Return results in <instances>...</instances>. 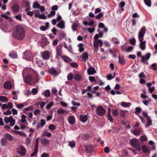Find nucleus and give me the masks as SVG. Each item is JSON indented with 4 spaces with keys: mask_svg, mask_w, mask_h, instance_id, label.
Listing matches in <instances>:
<instances>
[{
    "mask_svg": "<svg viewBox=\"0 0 157 157\" xmlns=\"http://www.w3.org/2000/svg\"><path fill=\"white\" fill-rule=\"evenodd\" d=\"M12 36L15 39L19 40H22L25 36V30L24 26L17 25L15 28V32L13 33Z\"/></svg>",
    "mask_w": 157,
    "mask_h": 157,
    "instance_id": "nucleus-1",
    "label": "nucleus"
},
{
    "mask_svg": "<svg viewBox=\"0 0 157 157\" xmlns=\"http://www.w3.org/2000/svg\"><path fill=\"white\" fill-rule=\"evenodd\" d=\"M129 142L131 145L135 148L137 151H140L141 150L139 141L137 139H132L130 140Z\"/></svg>",
    "mask_w": 157,
    "mask_h": 157,
    "instance_id": "nucleus-2",
    "label": "nucleus"
},
{
    "mask_svg": "<svg viewBox=\"0 0 157 157\" xmlns=\"http://www.w3.org/2000/svg\"><path fill=\"white\" fill-rule=\"evenodd\" d=\"M23 58L25 59L31 61L33 59V56L30 51H26L23 53Z\"/></svg>",
    "mask_w": 157,
    "mask_h": 157,
    "instance_id": "nucleus-3",
    "label": "nucleus"
},
{
    "mask_svg": "<svg viewBox=\"0 0 157 157\" xmlns=\"http://www.w3.org/2000/svg\"><path fill=\"white\" fill-rule=\"evenodd\" d=\"M96 112L99 116H102L105 114V110L102 106H99L96 108Z\"/></svg>",
    "mask_w": 157,
    "mask_h": 157,
    "instance_id": "nucleus-4",
    "label": "nucleus"
},
{
    "mask_svg": "<svg viewBox=\"0 0 157 157\" xmlns=\"http://www.w3.org/2000/svg\"><path fill=\"white\" fill-rule=\"evenodd\" d=\"M52 55V52L48 51H45L40 53V55L42 58L44 60L48 59Z\"/></svg>",
    "mask_w": 157,
    "mask_h": 157,
    "instance_id": "nucleus-5",
    "label": "nucleus"
},
{
    "mask_svg": "<svg viewBox=\"0 0 157 157\" xmlns=\"http://www.w3.org/2000/svg\"><path fill=\"white\" fill-rule=\"evenodd\" d=\"M17 152L22 156H24L26 154L25 148L22 145H20L17 148Z\"/></svg>",
    "mask_w": 157,
    "mask_h": 157,
    "instance_id": "nucleus-6",
    "label": "nucleus"
},
{
    "mask_svg": "<svg viewBox=\"0 0 157 157\" xmlns=\"http://www.w3.org/2000/svg\"><path fill=\"white\" fill-rule=\"evenodd\" d=\"M146 28L144 26L140 30L138 35L139 40H144V37L146 33Z\"/></svg>",
    "mask_w": 157,
    "mask_h": 157,
    "instance_id": "nucleus-7",
    "label": "nucleus"
},
{
    "mask_svg": "<svg viewBox=\"0 0 157 157\" xmlns=\"http://www.w3.org/2000/svg\"><path fill=\"white\" fill-rule=\"evenodd\" d=\"M99 44L100 47H101L103 45V43L101 40H95L94 42L93 45L96 51L98 50V45Z\"/></svg>",
    "mask_w": 157,
    "mask_h": 157,
    "instance_id": "nucleus-8",
    "label": "nucleus"
},
{
    "mask_svg": "<svg viewBox=\"0 0 157 157\" xmlns=\"http://www.w3.org/2000/svg\"><path fill=\"white\" fill-rule=\"evenodd\" d=\"M140 43L139 44L140 48L142 50H144L146 48V41L143 40H139Z\"/></svg>",
    "mask_w": 157,
    "mask_h": 157,
    "instance_id": "nucleus-9",
    "label": "nucleus"
},
{
    "mask_svg": "<svg viewBox=\"0 0 157 157\" xmlns=\"http://www.w3.org/2000/svg\"><path fill=\"white\" fill-rule=\"evenodd\" d=\"M79 117L80 120L83 123L86 122L88 119L87 116L86 114L84 115L80 114Z\"/></svg>",
    "mask_w": 157,
    "mask_h": 157,
    "instance_id": "nucleus-10",
    "label": "nucleus"
},
{
    "mask_svg": "<svg viewBox=\"0 0 157 157\" xmlns=\"http://www.w3.org/2000/svg\"><path fill=\"white\" fill-rule=\"evenodd\" d=\"M49 73L53 76H55L58 74L57 71L54 68H51L48 70Z\"/></svg>",
    "mask_w": 157,
    "mask_h": 157,
    "instance_id": "nucleus-11",
    "label": "nucleus"
},
{
    "mask_svg": "<svg viewBox=\"0 0 157 157\" xmlns=\"http://www.w3.org/2000/svg\"><path fill=\"white\" fill-rule=\"evenodd\" d=\"M151 54L150 53L147 54L145 56H143L141 58V61L143 63H145L146 61H147L150 58Z\"/></svg>",
    "mask_w": 157,
    "mask_h": 157,
    "instance_id": "nucleus-12",
    "label": "nucleus"
},
{
    "mask_svg": "<svg viewBox=\"0 0 157 157\" xmlns=\"http://www.w3.org/2000/svg\"><path fill=\"white\" fill-rule=\"evenodd\" d=\"M96 72L95 68L92 67H90L87 70V73L89 75H94Z\"/></svg>",
    "mask_w": 157,
    "mask_h": 157,
    "instance_id": "nucleus-13",
    "label": "nucleus"
},
{
    "mask_svg": "<svg viewBox=\"0 0 157 157\" xmlns=\"http://www.w3.org/2000/svg\"><path fill=\"white\" fill-rule=\"evenodd\" d=\"M12 86V83L9 81L5 82L3 85V87L5 89H10L11 88Z\"/></svg>",
    "mask_w": 157,
    "mask_h": 157,
    "instance_id": "nucleus-14",
    "label": "nucleus"
},
{
    "mask_svg": "<svg viewBox=\"0 0 157 157\" xmlns=\"http://www.w3.org/2000/svg\"><path fill=\"white\" fill-rule=\"evenodd\" d=\"M41 144L44 146L48 145L49 144V140L48 139L45 138H43L40 140Z\"/></svg>",
    "mask_w": 157,
    "mask_h": 157,
    "instance_id": "nucleus-15",
    "label": "nucleus"
},
{
    "mask_svg": "<svg viewBox=\"0 0 157 157\" xmlns=\"http://www.w3.org/2000/svg\"><path fill=\"white\" fill-rule=\"evenodd\" d=\"M46 124L45 121L43 119H42L40 120V123H38L36 126V128L38 129L40 128H42L44 125Z\"/></svg>",
    "mask_w": 157,
    "mask_h": 157,
    "instance_id": "nucleus-16",
    "label": "nucleus"
},
{
    "mask_svg": "<svg viewBox=\"0 0 157 157\" xmlns=\"http://www.w3.org/2000/svg\"><path fill=\"white\" fill-rule=\"evenodd\" d=\"M68 121L71 125H73L75 122V120L74 117L72 116H70L68 117Z\"/></svg>",
    "mask_w": 157,
    "mask_h": 157,
    "instance_id": "nucleus-17",
    "label": "nucleus"
},
{
    "mask_svg": "<svg viewBox=\"0 0 157 157\" xmlns=\"http://www.w3.org/2000/svg\"><path fill=\"white\" fill-rule=\"evenodd\" d=\"M4 137L5 139L10 141L12 140L13 139V136L8 133H5Z\"/></svg>",
    "mask_w": 157,
    "mask_h": 157,
    "instance_id": "nucleus-18",
    "label": "nucleus"
},
{
    "mask_svg": "<svg viewBox=\"0 0 157 157\" xmlns=\"http://www.w3.org/2000/svg\"><path fill=\"white\" fill-rule=\"evenodd\" d=\"M89 56L87 52H84L82 55V61L83 62H85L88 58Z\"/></svg>",
    "mask_w": 157,
    "mask_h": 157,
    "instance_id": "nucleus-19",
    "label": "nucleus"
},
{
    "mask_svg": "<svg viewBox=\"0 0 157 157\" xmlns=\"http://www.w3.org/2000/svg\"><path fill=\"white\" fill-rule=\"evenodd\" d=\"M142 132L143 130L141 128L135 129L133 131V133L136 135H139Z\"/></svg>",
    "mask_w": 157,
    "mask_h": 157,
    "instance_id": "nucleus-20",
    "label": "nucleus"
},
{
    "mask_svg": "<svg viewBox=\"0 0 157 157\" xmlns=\"http://www.w3.org/2000/svg\"><path fill=\"white\" fill-rule=\"evenodd\" d=\"M32 79V76L31 75H28L24 79L25 82L26 83L29 84L31 82Z\"/></svg>",
    "mask_w": 157,
    "mask_h": 157,
    "instance_id": "nucleus-21",
    "label": "nucleus"
},
{
    "mask_svg": "<svg viewBox=\"0 0 157 157\" xmlns=\"http://www.w3.org/2000/svg\"><path fill=\"white\" fill-rule=\"evenodd\" d=\"M42 42L43 44L42 45V47L48 44L49 42L47 38L45 37L43 38L42 40Z\"/></svg>",
    "mask_w": 157,
    "mask_h": 157,
    "instance_id": "nucleus-22",
    "label": "nucleus"
},
{
    "mask_svg": "<svg viewBox=\"0 0 157 157\" xmlns=\"http://www.w3.org/2000/svg\"><path fill=\"white\" fill-rule=\"evenodd\" d=\"M65 23L63 21H62L57 25V27L61 29H63L65 28Z\"/></svg>",
    "mask_w": 157,
    "mask_h": 157,
    "instance_id": "nucleus-23",
    "label": "nucleus"
},
{
    "mask_svg": "<svg viewBox=\"0 0 157 157\" xmlns=\"http://www.w3.org/2000/svg\"><path fill=\"white\" fill-rule=\"evenodd\" d=\"M8 101L9 99L6 97L3 96H0V101L2 102H6Z\"/></svg>",
    "mask_w": 157,
    "mask_h": 157,
    "instance_id": "nucleus-24",
    "label": "nucleus"
},
{
    "mask_svg": "<svg viewBox=\"0 0 157 157\" xmlns=\"http://www.w3.org/2000/svg\"><path fill=\"white\" fill-rule=\"evenodd\" d=\"M12 9L13 11L15 12H18L19 9V6L17 4H15L12 6Z\"/></svg>",
    "mask_w": 157,
    "mask_h": 157,
    "instance_id": "nucleus-25",
    "label": "nucleus"
},
{
    "mask_svg": "<svg viewBox=\"0 0 157 157\" xmlns=\"http://www.w3.org/2000/svg\"><path fill=\"white\" fill-rule=\"evenodd\" d=\"M21 123H24L26 125H28V122L25 120L26 117L24 114H22L21 117Z\"/></svg>",
    "mask_w": 157,
    "mask_h": 157,
    "instance_id": "nucleus-26",
    "label": "nucleus"
},
{
    "mask_svg": "<svg viewBox=\"0 0 157 157\" xmlns=\"http://www.w3.org/2000/svg\"><path fill=\"white\" fill-rule=\"evenodd\" d=\"M147 123L146 125L145 126V128H147L148 127L151 126L152 124V121L151 117L147 119Z\"/></svg>",
    "mask_w": 157,
    "mask_h": 157,
    "instance_id": "nucleus-27",
    "label": "nucleus"
},
{
    "mask_svg": "<svg viewBox=\"0 0 157 157\" xmlns=\"http://www.w3.org/2000/svg\"><path fill=\"white\" fill-rule=\"evenodd\" d=\"M12 132L16 134L19 135L21 136H24L26 135V134L24 132H22L20 131L14 130H13Z\"/></svg>",
    "mask_w": 157,
    "mask_h": 157,
    "instance_id": "nucleus-28",
    "label": "nucleus"
},
{
    "mask_svg": "<svg viewBox=\"0 0 157 157\" xmlns=\"http://www.w3.org/2000/svg\"><path fill=\"white\" fill-rule=\"evenodd\" d=\"M57 55L58 56H61L62 53L61 48L60 47H58L57 48Z\"/></svg>",
    "mask_w": 157,
    "mask_h": 157,
    "instance_id": "nucleus-29",
    "label": "nucleus"
},
{
    "mask_svg": "<svg viewBox=\"0 0 157 157\" xmlns=\"http://www.w3.org/2000/svg\"><path fill=\"white\" fill-rule=\"evenodd\" d=\"M116 74L115 73H113V74H109L106 76L107 79L108 80H110L114 78L115 77Z\"/></svg>",
    "mask_w": 157,
    "mask_h": 157,
    "instance_id": "nucleus-30",
    "label": "nucleus"
},
{
    "mask_svg": "<svg viewBox=\"0 0 157 157\" xmlns=\"http://www.w3.org/2000/svg\"><path fill=\"white\" fill-rule=\"evenodd\" d=\"M42 95H44L46 97H48L50 96V90H46L44 93L42 94Z\"/></svg>",
    "mask_w": 157,
    "mask_h": 157,
    "instance_id": "nucleus-31",
    "label": "nucleus"
},
{
    "mask_svg": "<svg viewBox=\"0 0 157 157\" xmlns=\"http://www.w3.org/2000/svg\"><path fill=\"white\" fill-rule=\"evenodd\" d=\"M62 59L66 62H69L72 61L71 59L65 56H62Z\"/></svg>",
    "mask_w": 157,
    "mask_h": 157,
    "instance_id": "nucleus-32",
    "label": "nucleus"
},
{
    "mask_svg": "<svg viewBox=\"0 0 157 157\" xmlns=\"http://www.w3.org/2000/svg\"><path fill=\"white\" fill-rule=\"evenodd\" d=\"M36 63L38 65V66L40 67H44L45 66V64H44V63L42 62L41 61H36Z\"/></svg>",
    "mask_w": 157,
    "mask_h": 157,
    "instance_id": "nucleus-33",
    "label": "nucleus"
},
{
    "mask_svg": "<svg viewBox=\"0 0 157 157\" xmlns=\"http://www.w3.org/2000/svg\"><path fill=\"white\" fill-rule=\"evenodd\" d=\"M40 7V5L36 2H35L33 4V7L34 9H39Z\"/></svg>",
    "mask_w": 157,
    "mask_h": 157,
    "instance_id": "nucleus-34",
    "label": "nucleus"
},
{
    "mask_svg": "<svg viewBox=\"0 0 157 157\" xmlns=\"http://www.w3.org/2000/svg\"><path fill=\"white\" fill-rule=\"evenodd\" d=\"M65 112L66 111L65 110L61 108H59L57 111V113L59 114H64Z\"/></svg>",
    "mask_w": 157,
    "mask_h": 157,
    "instance_id": "nucleus-35",
    "label": "nucleus"
},
{
    "mask_svg": "<svg viewBox=\"0 0 157 157\" xmlns=\"http://www.w3.org/2000/svg\"><path fill=\"white\" fill-rule=\"evenodd\" d=\"M144 2L147 6L149 7L151 6V0H144Z\"/></svg>",
    "mask_w": 157,
    "mask_h": 157,
    "instance_id": "nucleus-36",
    "label": "nucleus"
},
{
    "mask_svg": "<svg viewBox=\"0 0 157 157\" xmlns=\"http://www.w3.org/2000/svg\"><path fill=\"white\" fill-rule=\"evenodd\" d=\"M141 148L144 153H146L148 151V148L145 145H143L142 146Z\"/></svg>",
    "mask_w": 157,
    "mask_h": 157,
    "instance_id": "nucleus-37",
    "label": "nucleus"
},
{
    "mask_svg": "<svg viewBox=\"0 0 157 157\" xmlns=\"http://www.w3.org/2000/svg\"><path fill=\"white\" fill-rule=\"evenodd\" d=\"M81 76L78 74H75V75L74 78L77 81L80 80L81 78Z\"/></svg>",
    "mask_w": 157,
    "mask_h": 157,
    "instance_id": "nucleus-38",
    "label": "nucleus"
},
{
    "mask_svg": "<svg viewBox=\"0 0 157 157\" xmlns=\"http://www.w3.org/2000/svg\"><path fill=\"white\" fill-rule=\"evenodd\" d=\"M125 2L124 1H122L119 4V7L121 8V11H124V9L123 7L125 6Z\"/></svg>",
    "mask_w": 157,
    "mask_h": 157,
    "instance_id": "nucleus-39",
    "label": "nucleus"
},
{
    "mask_svg": "<svg viewBox=\"0 0 157 157\" xmlns=\"http://www.w3.org/2000/svg\"><path fill=\"white\" fill-rule=\"evenodd\" d=\"M75 141H70L68 143V145L71 148L75 147Z\"/></svg>",
    "mask_w": 157,
    "mask_h": 157,
    "instance_id": "nucleus-40",
    "label": "nucleus"
},
{
    "mask_svg": "<svg viewBox=\"0 0 157 157\" xmlns=\"http://www.w3.org/2000/svg\"><path fill=\"white\" fill-rule=\"evenodd\" d=\"M108 118L109 120L111 122L113 123V119L112 117V116L111 115L110 113L109 110V112L108 113Z\"/></svg>",
    "mask_w": 157,
    "mask_h": 157,
    "instance_id": "nucleus-41",
    "label": "nucleus"
},
{
    "mask_svg": "<svg viewBox=\"0 0 157 157\" xmlns=\"http://www.w3.org/2000/svg\"><path fill=\"white\" fill-rule=\"evenodd\" d=\"M7 143V141L4 138L1 140V144L2 146H6Z\"/></svg>",
    "mask_w": 157,
    "mask_h": 157,
    "instance_id": "nucleus-42",
    "label": "nucleus"
},
{
    "mask_svg": "<svg viewBox=\"0 0 157 157\" xmlns=\"http://www.w3.org/2000/svg\"><path fill=\"white\" fill-rule=\"evenodd\" d=\"M67 79L68 80H71L73 78V75L72 73H69L67 76Z\"/></svg>",
    "mask_w": 157,
    "mask_h": 157,
    "instance_id": "nucleus-43",
    "label": "nucleus"
},
{
    "mask_svg": "<svg viewBox=\"0 0 157 157\" xmlns=\"http://www.w3.org/2000/svg\"><path fill=\"white\" fill-rule=\"evenodd\" d=\"M140 139L141 141L144 142L147 140V136L145 135L141 136L140 137Z\"/></svg>",
    "mask_w": 157,
    "mask_h": 157,
    "instance_id": "nucleus-44",
    "label": "nucleus"
},
{
    "mask_svg": "<svg viewBox=\"0 0 157 157\" xmlns=\"http://www.w3.org/2000/svg\"><path fill=\"white\" fill-rule=\"evenodd\" d=\"M58 34L63 37L64 38L66 36V33L62 31H59Z\"/></svg>",
    "mask_w": 157,
    "mask_h": 157,
    "instance_id": "nucleus-45",
    "label": "nucleus"
},
{
    "mask_svg": "<svg viewBox=\"0 0 157 157\" xmlns=\"http://www.w3.org/2000/svg\"><path fill=\"white\" fill-rule=\"evenodd\" d=\"M141 111V109L140 107H136V110L135 113L136 114H139Z\"/></svg>",
    "mask_w": 157,
    "mask_h": 157,
    "instance_id": "nucleus-46",
    "label": "nucleus"
},
{
    "mask_svg": "<svg viewBox=\"0 0 157 157\" xmlns=\"http://www.w3.org/2000/svg\"><path fill=\"white\" fill-rule=\"evenodd\" d=\"M82 44H80L78 45V46L79 47V51L80 52H82L84 50V48L82 47Z\"/></svg>",
    "mask_w": 157,
    "mask_h": 157,
    "instance_id": "nucleus-47",
    "label": "nucleus"
},
{
    "mask_svg": "<svg viewBox=\"0 0 157 157\" xmlns=\"http://www.w3.org/2000/svg\"><path fill=\"white\" fill-rule=\"evenodd\" d=\"M9 56L13 59L16 58L17 56L16 53H11L9 54Z\"/></svg>",
    "mask_w": 157,
    "mask_h": 157,
    "instance_id": "nucleus-48",
    "label": "nucleus"
},
{
    "mask_svg": "<svg viewBox=\"0 0 157 157\" xmlns=\"http://www.w3.org/2000/svg\"><path fill=\"white\" fill-rule=\"evenodd\" d=\"M49 129L51 130H54L56 128V127L53 124H50L48 127Z\"/></svg>",
    "mask_w": 157,
    "mask_h": 157,
    "instance_id": "nucleus-49",
    "label": "nucleus"
},
{
    "mask_svg": "<svg viewBox=\"0 0 157 157\" xmlns=\"http://www.w3.org/2000/svg\"><path fill=\"white\" fill-rule=\"evenodd\" d=\"M52 134L50 132H44L43 134V136H47L48 137H49L51 136Z\"/></svg>",
    "mask_w": 157,
    "mask_h": 157,
    "instance_id": "nucleus-50",
    "label": "nucleus"
},
{
    "mask_svg": "<svg viewBox=\"0 0 157 157\" xmlns=\"http://www.w3.org/2000/svg\"><path fill=\"white\" fill-rule=\"evenodd\" d=\"M119 62L121 64H124L125 63V61L124 59L120 56L119 57Z\"/></svg>",
    "mask_w": 157,
    "mask_h": 157,
    "instance_id": "nucleus-51",
    "label": "nucleus"
},
{
    "mask_svg": "<svg viewBox=\"0 0 157 157\" xmlns=\"http://www.w3.org/2000/svg\"><path fill=\"white\" fill-rule=\"evenodd\" d=\"M129 41L130 43L132 45H135L136 43V40L134 38L130 39Z\"/></svg>",
    "mask_w": 157,
    "mask_h": 157,
    "instance_id": "nucleus-52",
    "label": "nucleus"
},
{
    "mask_svg": "<svg viewBox=\"0 0 157 157\" xmlns=\"http://www.w3.org/2000/svg\"><path fill=\"white\" fill-rule=\"evenodd\" d=\"M103 16V13H101L98 14L96 16V18L97 19H99L101 17Z\"/></svg>",
    "mask_w": 157,
    "mask_h": 157,
    "instance_id": "nucleus-53",
    "label": "nucleus"
},
{
    "mask_svg": "<svg viewBox=\"0 0 157 157\" xmlns=\"http://www.w3.org/2000/svg\"><path fill=\"white\" fill-rule=\"evenodd\" d=\"M34 113L36 116L40 115V111L39 109H36L34 111Z\"/></svg>",
    "mask_w": 157,
    "mask_h": 157,
    "instance_id": "nucleus-54",
    "label": "nucleus"
},
{
    "mask_svg": "<svg viewBox=\"0 0 157 157\" xmlns=\"http://www.w3.org/2000/svg\"><path fill=\"white\" fill-rule=\"evenodd\" d=\"M34 12L35 16L36 17H39L40 15L39 11L38 10H35Z\"/></svg>",
    "mask_w": 157,
    "mask_h": 157,
    "instance_id": "nucleus-55",
    "label": "nucleus"
},
{
    "mask_svg": "<svg viewBox=\"0 0 157 157\" xmlns=\"http://www.w3.org/2000/svg\"><path fill=\"white\" fill-rule=\"evenodd\" d=\"M151 102V100H146L145 101H143L142 102L144 103V104L146 105H148Z\"/></svg>",
    "mask_w": 157,
    "mask_h": 157,
    "instance_id": "nucleus-56",
    "label": "nucleus"
},
{
    "mask_svg": "<svg viewBox=\"0 0 157 157\" xmlns=\"http://www.w3.org/2000/svg\"><path fill=\"white\" fill-rule=\"evenodd\" d=\"M72 104L75 106H79L81 105V104L79 102H77L76 101H71Z\"/></svg>",
    "mask_w": 157,
    "mask_h": 157,
    "instance_id": "nucleus-57",
    "label": "nucleus"
},
{
    "mask_svg": "<svg viewBox=\"0 0 157 157\" xmlns=\"http://www.w3.org/2000/svg\"><path fill=\"white\" fill-rule=\"evenodd\" d=\"M143 116H144V117L146 118V119L150 117L149 116L147 113L145 111H144L143 112Z\"/></svg>",
    "mask_w": 157,
    "mask_h": 157,
    "instance_id": "nucleus-58",
    "label": "nucleus"
},
{
    "mask_svg": "<svg viewBox=\"0 0 157 157\" xmlns=\"http://www.w3.org/2000/svg\"><path fill=\"white\" fill-rule=\"evenodd\" d=\"M34 83H37L39 81V77L38 76V75L37 74H36V75L34 79Z\"/></svg>",
    "mask_w": 157,
    "mask_h": 157,
    "instance_id": "nucleus-59",
    "label": "nucleus"
},
{
    "mask_svg": "<svg viewBox=\"0 0 157 157\" xmlns=\"http://www.w3.org/2000/svg\"><path fill=\"white\" fill-rule=\"evenodd\" d=\"M31 140L29 137H27L26 139V143L27 145L30 144L31 143Z\"/></svg>",
    "mask_w": 157,
    "mask_h": 157,
    "instance_id": "nucleus-60",
    "label": "nucleus"
},
{
    "mask_svg": "<svg viewBox=\"0 0 157 157\" xmlns=\"http://www.w3.org/2000/svg\"><path fill=\"white\" fill-rule=\"evenodd\" d=\"M89 79L91 82H96V80L94 76H90Z\"/></svg>",
    "mask_w": 157,
    "mask_h": 157,
    "instance_id": "nucleus-61",
    "label": "nucleus"
},
{
    "mask_svg": "<svg viewBox=\"0 0 157 157\" xmlns=\"http://www.w3.org/2000/svg\"><path fill=\"white\" fill-rule=\"evenodd\" d=\"M32 93L34 94H37L38 92V91L36 88H33L32 90Z\"/></svg>",
    "mask_w": 157,
    "mask_h": 157,
    "instance_id": "nucleus-62",
    "label": "nucleus"
},
{
    "mask_svg": "<svg viewBox=\"0 0 157 157\" xmlns=\"http://www.w3.org/2000/svg\"><path fill=\"white\" fill-rule=\"evenodd\" d=\"M120 115L121 117L124 118L125 117V114L124 112L122 110H121L120 111Z\"/></svg>",
    "mask_w": 157,
    "mask_h": 157,
    "instance_id": "nucleus-63",
    "label": "nucleus"
},
{
    "mask_svg": "<svg viewBox=\"0 0 157 157\" xmlns=\"http://www.w3.org/2000/svg\"><path fill=\"white\" fill-rule=\"evenodd\" d=\"M49 155L48 153H43L41 156V157H49Z\"/></svg>",
    "mask_w": 157,
    "mask_h": 157,
    "instance_id": "nucleus-64",
    "label": "nucleus"
}]
</instances>
